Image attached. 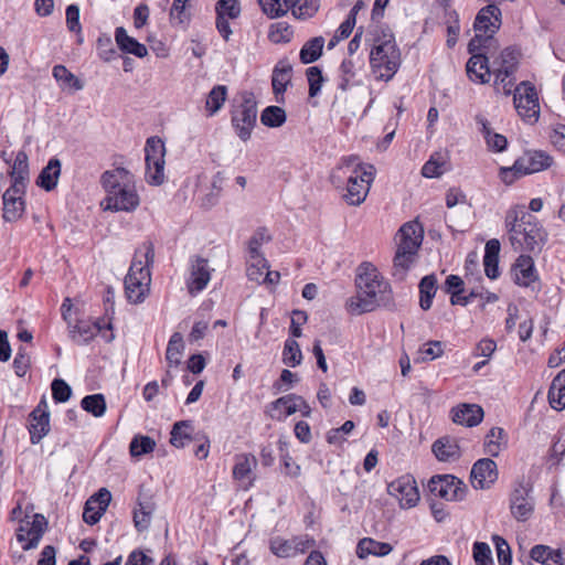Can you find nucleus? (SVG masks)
I'll return each mask as SVG.
<instances>
[{
    "mask_svg": "<svg viewBox=\"0 0 565 565\" xmlns=\"http://www.w3.org/2000/svg\"><path fill=\"white\" fill-rule=\"evenodd\" d=\"M505 437V431L501 427H492L486 435L484 452L491 457H498L501 451V440Z\"/></svg>",
    "mask_w": 565,
    "mask_h": 565,
    "instance_id": "a18cd8bd",
    "label": "nucleus"
},
{
    "mask_svg": "<svg viewBox=\"0 0 565 565\" xmlns=\"http://www.w3.org/2000/svg\"><path fill=\"white\" fill-rule=\"evenodd\" d=\"M450 171V162L444 152H435L422 169V177H441Z\"/></svg>",
    "mask_w": 565,
    "mask_h": 565,
    "instance_id": "2f4dec72",
    "label": "nucleus"
},
{
    "mask_svg": "<svg viewBox=\"0 0 565 565\" xmlns=\"http://www.w3.org/2000/svg\"><path fill=\"white\" fill-rule=\"evenodd\" d=\"M370 65L377 79L390 81L401 65V52L394 40L375 44L370 53Z\"/></svg>",
    "mask_w": 565,
    "mask_h": 565,
    "instance_id": "7ed1b4c3",
    "label": "nucleus"
},
{
    "mask_svg": "<svg viewBox=\"0 0 565 565\" xmlns=\"http://www.w3.org/2000/svg\"><path fill=\"white\" fill-rule=\"evenodd\" d=\"M212 270L206 258L199 255H194L190 258V276L186 279V288L191 296H195L206 288L211 280Z\"/></svg>",
    "mask_w": 565,
    "mask_h": 565,
    "instance_id": "9b49d317",
    "label": "nucleus"
},
{
    "mask_svg": "<svg viewBox=\"0 0 565 565\" xmlns=\"http://www.w3.org/2000/svg\"><path fill=\"white\" fill-rule=\"evenodd\" d=\"M154 447L156 441L151 437L136 435L130 441L129 451L132 457H141L152 452Z\"/></svg>",
    "mask_w": 565,
    "mask_h": 565,
    "instance_id": "3c124183",
    "label": "nucleus"
},
{
    "mask_svg": "<svg viewBox=\"0 0 565 565\" xmlns=\"http://www.w3.org/2000/svg\"><path fill=\"white\" fill-rule=\"evenodd\" d=\"M50 430V413L45 399H41L38 406L29 415V431L32 444H38Z\"/></svg>",
    "mask_w": 565,
    "mask_h": 565,
    "instance_id": "f3484780",
    "label": "nucleus"
},
{
    "mask_svg": "<svg viewBox=\"0 0 565 565\" xmlns=\"http://www.w3.org/2000/svg\"><path fill=\"white\" fill-rule=\"evenodd\" d=\"M339 170L349 177H374L376 173L374 166L362 163L358 157L345 159Z\"/></svg>",
    "mask_w": 565,
    "mask_h": 565,
    "instance_id": "f704fd0d",
    "label": "nucleus"
},
{
    "mask_svg": "<svg viewBox=\"0 0 565 565\" xmlns=\"http://www.w3.org/2000/svg\"><path fill=\"white\" fill-rule=\"evenodd\" d=\"M191 427L190 420H181L173 425L172 430L170 433V443L172 446L177 448H183L186 441L191 440L190 435L184 430L185 428Z\"/></svg>",
    "mask_w": 565,
    "mask_h": 565,
    "instance_id": "4d7b16f0",
    "label": "nucleus"
},
{
    "mask_svg": "<svg viewBox=\"0 0 565 565\" xmlns=\"http://www.w3.org/2000/svg\"><path fill=\"white\" fill-rule=\"evenodd\" d=\"M355 286L358 294L348 301V308L354 315L371 312L390 300V284L371 263L359 265Z\"/></svg>",
    "mask_w": 565,
    "mask_h": 565,
    "instance_id": "f257e3e1",
    "label": "nucleus"
},
{
    "mask_svg": "<svg viewBox=\"0 0 565 565\" xmlns=\"http://www.w3.org/2000/svg\"><path fill=\"white\" fill-rule=\"evenodd\" d=\"M492 541L495 545L499 564L500 565H511L512 564V553H511V548H510V545L508 544V542L499 535H493Z\"/></svg>",
    "mask_w": 565,
    "mask_h": 565,
    "instance_id": "69168bd1",
    "label": "nucleus"
},
{
    "mask_svg": "<svg viewBox=\"0 0 565 565\" xmlns=\"http://www.w3.org/2000/svg\"><path fill=\"white\" fill-rule=\"evenodd\" d=\"M548 402L554 409L565 407V369L553 379L548 390Z\"/></svg>",
    "mask_w": 565,
    "mask_h": 565,
    "instance_id": "72a5a7b5",
    "label": "nucleus"
},
{
    "mask_svg": "<svg viewBox=\"0 0 565 565\" xmlns=\"http://www.w3.org/2000/svg\"><path fill=\"white\" fill-rule=\"evenodd\" d=\"M320 7V0H295L290 8L292 14L298 19H309L313 17Z\"/></svg>",
    "mask_w": 565,
    "mask_h": 565,
    "instance_id": "864d4df0",
    "label": "nucleus"
},
{
    "mask_svg": "<svg viewBox=\"0 0 565 565\" xmlns=\"http://www.w3.org/2000/svg\"><path fill=\"white\" fill-rule=\"evenodd\" d=\"M471 57L466 65L467 75L475 83H488L490 79V68L488 57L480 51L469 52Z\"/></svg>",
    "mask_w": 565,
    "mask_h": 565,
    "instance_id": "412c9836",
    "label": "nucleus"
},
{
    "mask_svg": "<svg viewBox=\"0 0 565 565\" xmlns=\"http://www.w3.org/2000/svg\"><path fill=\"white\" fill-rule=\"evenodd\" d=\"M68 327L71 338L77 344H87L100 330V326L98 323L90 324L84 321H81L75 326H71L68 323Z\"/></svg>",
    "mask_w": 565,
    "mask_h": 565,
    "instance_id": "c9c22d12",
    "label": "nucleus"
},
{
    "mask_svg": "<svg viewBox=\"0 0 565 565\" xmlns=\"http://www.w3.org/2000/svg\"><path fill=\"white\" fill-rule=\"evenodd\" d=\"M103 180V186L107 193L106 198L100 202L103 210L130 212L137 209L139 195L134 186L120 184L117 179Z\"/></svg>",
    "mask_w": 565,
    "mask_h": 565,
    "instance_id": "39448f33",
    "label": "nucleus"
},
{
    "mask_svg": "<svg viewBox=\"0 0 565 565\" xmlns=\"http://www.w3.org/2000/svg\"><path fill=\"white\" fill-rule=\"evenodd\" d=\"M12 183L2 195L3 213L2 218L6 222H17L25 211V190L28 179H11Z\"/></svg>",
    "mask_w": 565,
    "mask_h": 565,
    "instance_id": "0eeeda50",
    "label": "nucleus"
},
{
    "mask_svg": "<svg viewBox=\"0 0 565 565\" xmlns=\"http://www.w3.org/2000/svg\"><path fill=\"white\" fill-rule=\"evenodd\" d=\"M223 179H196L194 195L203 207L216 204L222 191Z\"/></svg>",
    "mask_w": 565,
    "mask_h": 565,
    "instance_id": "6ab92c4d",
    "label": "nucleus"
},
{
    "mask_svg": "<svg viewBox=\"0 0 565 565\" xmlns=\"http://www.w3.org/2000/svg\"><path fill=\"white\" fill-rule=\"evenodd\" d=\"M552 163V157L544 151H525L515 160L512 169L516 173L532 174L551 167Z\"/></svg>",
    "mask_w": 565,
    "mask_h": 565,
    "instance_id": "2eb2a0df",
    "label": "nucleus"
},
{
    "mask_svg": "<svg viewBox=\"0 0 565 565\" xmlns=\"http://www.w3.org/2000/svg\"><path fill=\"white\" fill-rule=\"evenodd\" d=\"M291 28L285 22H277L270 25L268 39L273 43L289 42L292 36Z\"/></svg>",
    "mask_w": 565,
    "mask_h": 565,
    "instance_id": "052dcab7",
    "label": "nucleus"
},
{
    "mask_svg": "<svg viewBox=\"0 0 565 565\" xmlns=\"http://www.w3.org/2000/svg\"><path fill=\"white\" fill-rule=\"evenodd\" d=\"M324 39L316 36L307 41L300 50L299 57L302 64L316 62L322 54Z\"/></svg>",
    "mask_w": 565,
    "mask_h": 565,
    "instance_id": "e433bc0d",
    "label": "nucleus"
},
{
    "mask_svg": "<svg viewBox=\"0 0 565 565\" xmlns=\"http://www.w3.org/2000/svg\"><path fill=\"white\" fill-rule=\"evenodd\" d=\"M47 522L42 514H34L31 526L26 530V534L31 535L29 541L22 546L24 551L35 548L45 531Z\"/></svg>",
    "mask_w": 565,
    "mask_h": 565,
    "instance_id": "ea45409f",
    "label": "nucleus"
},
{
    "mask_svg": "<svg viewBox=\"0 0 565 565\" xmlns=\"http://www.w3.org/2000/svg\"><path fill=\"white\" fill-rule=\"evenodd\" d=\"M292 539L285 540L276 536L269 541V550L273 554L281 558L294 557Z\"/></svg>",
    "mask_w": 565,
    "mask_h": 565,
    "instance_id": "bf43d9fd",
    "label": "nucleus"
},
{
    "mask_svg": "<svg viewBox=\"0 0 565 565\" xmlns=\"http://www.w3.org/2000/svg\"><path fill=\"white\" fill-rule=\"evenodd\" d=\"M387 491L398 500L402 508H413L419 500L416 481L409 475L402 476L388 483Z\"/></svg>",
    "mask_w": 565,
    "mask_h": 565,
    "instance_id": "f8f14e48",
    "label": "nucleus"
},
{
    "mask_svg": "<svg viewBox=\"0 0 565 565\" xmlns=\"http://www.w3.org/2000/svg\"><path fill=\"white\" fill-rule=\"evenodd\" d=\"M518 68V54L514 50L505 49L501 53V63L497 70L502 71L505 77L514 75Z\"/></svg>",
    "mask_w": 565,
    "mask_h": 565,
    "instance_id": "680f3d73",
    "label": "nucleus"
},
{
    "mask_svg": "<svg viewBox=\"0 0 565 565\" xmlns=\"http://www.w3.org/2000/svg\"><path fill=\"white\" fill-rule=\"evenodd\" d=\"M393 551L390 543L379 542L371 537L360 540L356 546V555L359 558H365L369 555L386 556Z\"/></svg>",
    "mask_w": 565,
    "mask_h": 565,
    "instance_id": "c756f323",
    "label": "nucleus"
},
{
    "mask_svg": "<svg viewBox=\"0 0 565 565\" xmlns=\"http://www.w3.org/2000/svg\"><path fill=\"white\" fill-rule=\"evenodd\" d=\"M295 0H259L263 12L269 18H279L288 12Z\"/></svg>",
    "mask_w": 565,
    "mask_h": 565,
    "instance_id": "49530a36",
    "label": "nucleus"
},
{
    "mask_svg": "<svg viewBox=\"0 0 565 565\" xmlns=\"http://www.w3.org/2000/svg\"><path fill=\"white\" fill-rule=\"evenodd\" d=\"M498 466L491 458L477 460L470 472L472 487L481 490L490 489L498 480Z\"/></svg>",
    "mask_w": 565,
    "mask_h": 565,
    "instance_id": "4468645a",
    "label": "nucleus"
},
{
    "mask_svg": "<svg viewBox=\"0 0 565 565\" xmlns=\"http://www.w3.org/2000/svg\"><path fill=\"white\" fill-rule=\"evenodd\" d=\"M52 75L63 86L73 87L76 90H81L84 87L83 83L64 65H55L52 70Z\"/></svg>",
    "mask_w": 565,
    "mask_h": 565,
    "instance_id": "603ef678",
    "label": "nucleus"
},
{
    "mask_svg": "<svg viewBox=\"0 0 565 565\" xmlns=\"http://www.w3.org/2000/svg\"><path fill=\"white\" fill-rule=\"evenodd\" d=\"M308 83H309V96H317L322 87L323 77L321 70L318 66H311L306 71Z\"/></svg>",
    "mask_w": 565,
    "mask_h": 565,
    "instance_id": "774afa93",
    "label": "nucleus"
},
{
    "mask_svg": "<svg viewBox=\"0 0 565 565\" xmlns=\"http://www.w3.org/2000/svg\"><path fill=\"white\" fill-rule=\"evenodd\" d=\"M512 273L515 284L527 287L537 276L534 267V260L529 255H520L513 265Z\"/></svg>",
    "mask_w": 565,
    "mask_h": 565,
    "instance_id": "393cba45",
    "label": "nucleus"
},
{
    "mask_svg": "<svg viewBox=\"0 0 565 565\" xmlns=\"http://www.w3.org/2000/svg\"><path fill=\"white\" fill-rule=\"evenodd\" d=\"M257 466V459L252 454H239L235 457V465L233 468V477L236 480H244L252 473L253 469Z\"/></svg>",
    "mask_w": 565,
    "mask_h": 565,
    "instance_id": "4c0bfd02",
    "label": "nucleus"
},
{
    "mask_svg": "<svg viewBox=\"0 0 565 565\" xmlns=\"http://www.w3.org/2000/svg\"><path fill=\"white\" fill-rule=\"evenodd\" d=\"M216 15L228 19H237L241 15V6L238 0H218L215 6Z\"/></svg>",
    "mask_w": 565,
    "mask_h": 565,
    "instance_id": "e2e57ef3",
    "label": "nucleus"
},
{
    "mask_svg": "<svg viewBox=\"0 0 565 565\" xmlns=\"http://www.w3.org/2000/svg\"><path fill=\"white\" fill-rule=\"evenodd\" d=\"M523 230L520 244L516 245V250L521 252H541L542 247L547 241V232L539 220L533 216L523 221Z\"/></svg>",
    "mask_w": 565,
    "mask_h": 565,
    "instance_id": "9d476101",
    "label": "nucleus"
},
{
    "mask_svg": "<svg viewBox=\"0 0 565 565\" xmlns=\"http://www.w3.org/2000/svg\"><path fill=\"white\" fill-rule=\"evenodd\" d=\"M396 237L399 239L397 247H406L414 244L415 250L418 252L424 239V228L417 221H411L402 225Z\"/></svg>",
    "mask_w": 565,
    "mask_h": 565,
    "instance_id": "a878e982",
    "label": "nucleus"
},
{
    "mask_svg": "<svg viewBox=\"0 0 565 565\" xmlns=\"http://www.w3.org/2000/svg\"><path fill=\"white\" fill-rule=\"evenodd\" d=\"M292 66L287 58L278 61L273 70L271 86L274 94H284L291 82Z\"/></svg>",
    "mask_w": 565,
    "mask_h": 565,
    "instance_id": "c85d7f7f",
    "label": "nucleus"
},
{
    "mask_svg": "<svg viewBox=\"0 0 565 565\" xmlns=\"http://www.w3.org/2000/svg\"><path fill=\"white\" fill-rule=\"evenodd\" d=\"M111 500V493L106 488H102L92 495L85 503L83 520L89 525L96 524L106 512Z\"/></svg>",
    "mask_w": 565,
    "mask_h": 565,
    "instance_id": "a211bd4d",
    "label": "nucleus"
},
{
    "mask_svg": "<svg viewBox=\"0 0 565 565\" xmlns=\"http://www.w3.org/2000/svg\"><path fill=\"white\" fill-rule=\"evenodd\" d=\"M501 25V10L498 4L489 2L488 6L482 8L473 23L476 35L468 44L469 52L481 51L486 44L490 42L492 35L500 29Z\"/></svg>",
    "mask_w": 565,
    "mask_h": 565,
    "instance_id": "20e7f679",
    "label": "nucleus"
},
{
    "mask_svg": "<svg viewBox=\"0 0 565 565\" xmlns=\"http://www.w3.org/2000/svg\"><path fill=\"white\" fill-rule=\"evenodd\" d=\"M355 64L352 60L345 58L342 61L339 67V82L338 88L342 92L348 90L350 87L354 85H359L360 82L355 81Z\"/></svg>",
    "mask_w": 565,
    "mask_h": 565,
    "instance_id": "a19ab883",
    "label": "nucleus"
},
{
    "mask_svg": "<svg viewBox=\"0 0 565 565\" xmlns=\"http://www.w3.org/2000/svg\"><path fill=\"white\" fill-rule=\"evenodd\" d=\"M437 282L435 274L424 276L419 281V306L425 311L431 308L433 299L438 289Z\"/></svg>",
    "mask_w": 565,
    "mask_h": 565,
    "instance_id": "473e14b6",
    "label": "nucleus"
},
{
    "mask_svg": "<svg viewBox=\"0 0 565 565\" xmlns=\"http://www.w3.org/2000/svg\"><path fill=\"white\" fill-rule=\"evenodd\" d=\"M286 119V111L279 106H268L260 114V122L270 128L282 126Z\"/></svg>",
    "mask_w": 565,
    "mask_h": 565,
    "instance_id": "c03bdc74",
    "label": "nucleus"
},
{
    "mask_svg": "<svg viewBox=\"0 0 565 565\" xmlns=\"http://www.w3.org/2000/svg\"><path fill=\"white\" fill-rule=\"evenodd\" d=\"M154 260V247L151 242H145L135 253V257L125 277V294L131 303L145 300L150 289L151 276L149 267Z\"/></svg>",
    "mask_w": 565,
    "mask_h": 565,
    "instance_id": "f03ea898",
    "label": "nucleus"
},
{
    "mask_svg": "<svg viewBox=\"0 0 565 565\" xmlns=\"http://www.w3.org/2000/svg\"><path fill=\"white\" fill-rule=\"evenodd\" d=\"M115 40L117 46L124 53L132 54L140 58L147 56L148 54L146 45L138 42L135 38L129 36L124 26L116 28Z\"/></svg>",
    "mask_w": 565,
    "mask_h": 565,
    "instance_id": "cd10ccee",
    "label": "nucleus"
},
{
    "mask_svg": "<svg viewBox=\"0 0 565 565\" xmlns=\"http://www.w3.org/2000/svg\"><path fill=\"white\" fill-rule=\"evenodd\" d=\"M472 554L476 565H492V553L489 544L476 542L472 547Z\"/></svg>",
    "mask_w": 565,
    "mask_h": 565,
    "instance_id": "0e129e2a",
    "label": "nucleus"
},
{
    "mask_svg": "<svg viewBox=\"0 0 565 565\" xmlns=\"http://www.w3.org/2000/svg\"><path fill=\"white\" fill-rule=\"evenodd\" d=\"M443 290L450 295V302L456 306L465 291V282L461 277L457 275H449L445 280Z\"/></svg>",
    "mask_w": 565,
    "mask_h": 565,
    "instance_id": "5fc2aeb1",
    "label": "nucleus"
},
{
    "mask_svg": "<svg viewBox=\"0 0 565 565\" xmlns=\"http://www.w3.org/2000/svg\"><path fill=\"white\" fill-rule=\"evenodd\" d=\"M533 217V215L525 212L524 205H514L505 213L504 226L507 232H515V226H522L523 221Z\"/></svg>",
    "mask_w": 565,
    "mask_h": 565,
    "instance_id": "09e8293b",
    "label": "nucleus"
},
{
    "mask_svg": "<svg viewBox=\"0 0 565 565\" xmlns=\"http://www.w3.org/2000/svg\"><path fill=\"white\" fill-rule=\"evenodd\" d=\"M476 122L480 125L481 132L486 139L488 147L497 152L505 150L508 140L503 135L492 131L488 119L481 115L476 116Z\"/></svg>",
    "mask_w": 565,
    "mask_h": 565,
    "instance_id": "7c9ffc66",
    "label": "nucleus"
},
{
    "mask_svg": "<svg viewBox=\"0 0 565 565\" xmlns=\"http://www.w3.org/2000/svg\"><path fill=\"white\" fill-rule=\"evenodd\" d=\"M156 503L151 495L139 492L137 508L134 510V524L138 532L149 529Z\"/></svg>",
    "mask_w": 565,
    "mask_h": 565,
    "instance_id": "aec40b11",
    "label": "nucleus"
},
{
    "mask_svg": "<svg viewBox=\"0 0 565 565\" xmlns=\"http://www.w3.org/2000/svg\"><path fill=\"white\" fill-rule=\"evenodd\" d=\"M189 0H173L170 9V20L177 24H188L191 20V13L186 7Z\"/></svg>",
    "mask_w": 565,
    "mask_h": 565,
    "instance_id": "13d9d810",
    "label": "nucleus"
},
{
    "mask_svg": "<svg viewBox=\"0 0 565 565\" xmlns=\"http://www.w3.org/2000/svg\"><path fill=\"white\" fill-rule=\"evenodd\" d=\"M534 510V503L530 497V489L523 483H519L510 495L511 514L520 522L530 519Z\"/></svg>",
    "mask_w": 565,
    "mask_h": 565,
    "instance_id": "dca6fc26",
    "label": "nucleus"
},
{
    "mask_svg": "<svg viewBox=\"0 0 565 565\" xmlns=\"http://www.w3.org/2000/svg\"><path fill=\"white\" fill-rule=\"evenodd\" d=\"M428 490L446 501H461L466 494L465 483L450 475L434 476L428 482Z\"/></svg>",
    "mask_w": 565,
    "mask_h": 565,
    "instance_id": "1a4fd4ad",
    "label": "nucleus"
},
{
    "mask_svg": "<svg viewBox=\"0 0 565 565\" xmlns=\"http://www.w3.org/2000/svg\"><path fill=\"white\" fill-rule=\"evenodd\" d=\"M82 408L95 417H102L106 412V401L103 394L85 396L81 402Z\"/></svg>",
    "mask_w": 565,
    "mask_h": 565,
    "instance_id": "8fccbe9b",
    "label": "nucleus"
},
{
    "mask_svg": "<svg viewBox=\"0 0 565 565\" xmlns=\"http://www.w3.org/2000/svg\"><path fill=\"white\" fill-rule=\"evenodd\" d=\"M52 396L56 403H65L72 395L71 386L62 379H54L51 384Z\"/></svg>",
    "mask_w": 565,
    "mask_h": 565,
    "instance_id": "338daca9",
    "label": "nucleus"
},
{
    "mask_svg": "<svg viewBox=\"0 0 565 565\" xmlns=\"http://www.w3.org/2000/svg\"><path fill=\"white\" fill-rule=\"evenodd\" d=\"M431 450L439 461L450 462L460 458V447L456 438L443 436L434 441Z\"/></svg>",
    "mask_w": 565,
    "mask_h": 565,
    "instance_id": "b1692460",
    "label": "nucleus"
},
{
    "mask_svg": "<svg viewBox=\"0 0 565 565\" xmlns=\"http://www.w3.org/2000/svg\"><path fill=\"white\" fill-rule=\"evenodd\" d=\"M514 107L519 116L526 122L537 121L540 105L535 87L529 82H522L514 89Z\"/></svg>",
    "mask_w": 565,
    "mask_h": 565,
    "instance_id": "6e6552de",
    "label": "nucleus"
},
{
    "mask_svg": "<svg viewBox=\"0 0 565 565\" xmlns=\"http://www.w3.org/2000/svg\"><path fill=\"white\" fill-rule=\"evenodd\" d=\"M372 179H347L343 200L350 205H360L366 199Z\"/></svg>",
    "mask_w": 565,
    "mask_h": 565,
    "instance_id": "bb28decb",
    "label": "nucleus"
},
{
    "mask_svg": "<svg viewBox=\"0 0 565 565\" xmlns=\"http://www.w3.org/2000/svg\"><path fill=\"white\" fill-rule=\"evenodd\" d=\"M483 409L477 404H460L451 409L452 422L467 427H473L483 419Z\"/></svg>",
    "mask_w": 565,
    "mask_h": 565,
    "instance_id": "4be33fe9",
    "label": "nucleus"
},
{
    "mask_svg": "<svg viewBox=\"0 0 565 565\" xmlns=\"http://www.w3.org/2000/svg\"><path fill=\"white\" fill-rule=\"evenodd\" d=\"M417 250L415 245L406 247H397L394 259H393V276L397 280H404L407 271L415 264L417 257Z\"/></svg>",
    "mask_w": 565,
    "mask_h": 565,
    "instance_id": "5701e85b",
    "label": "nucleus"
},
{
    "mask_svg": "<svg viewBox=\"0 0 565 565\" xmlns=\"http://www.w3.org/2000/svg\"><path fill=\"white\" fill-rule=\"evenodd\" d=\"M297 398H298V395H295V394H288V395L277 398L276 401H274L270 404V409L273 412H275V411H280L281 408H284L285 412L279 415L271 413L270 416L273 418L282 419L287 416L295 414L298 411V406H299L297 403Z\"/></svg>",
    "mask_w": 565,
    "mask_h": 565,
    "instance_id": "79ce46f5",
    "label": "nucleus"
},
{
    "mask_svg": "<svg viewBox=\"0 0 565 565\" xmlns=\"http://www.w3.org/2000/svg\"><path fill=\"white\" fill-rule=\"evenodd\" d=\"M256 119L257 103L254 95L246 92L242 95L241 104L234 106L231 118L232 126L241 140L247 141L250 138Z\"/></svg>",
    "mask_w": 565,
    "mask_h": 565,
    "instance_id": "423d86ee",
    "label": "nucleus"
},
{
    "mask_svg": "<svg viewBox=\"0 0 565 565\" xmlns=\"http://www.w3.org/2000/svg\"><path fill=\"white\" fill-rule=\"evenodd\" d=\"M302 353L299 343L295 339H287L285 341L282 351V362L291 367H295L301 363Z\"/></svg>",
    "mask_w": 565,
    "mask_h": 565,
    "instance_id": "6e6d98bb",
    "label": "nucleus"
},
{
    "mask_svg": "<svg viewBox=\"0 0 565 565\" xmlns=\"http://www.w3.org/2000/svg\"><path fill=\"white\" fill-rule=\"evenodd\" d=\"M270 236L267 235V231L265 227H259L253 236L248 241L247 250H248V259L265 262V257L260 252V247L265 242H269Z\"/></svg>",
    "mask_w": 565,
    "mask_h": 565,
    "instance_id": "58836bf2",
    "label": "nucleus"
},
{
    "mask_svg": "<svg viewBox=\"0 0 565 565\" xmlns=\"http://www.w3.org/2000/svg\"><path fill=\"white\" fill-rule=\"evenodd\" d=\"M166 146L161 138L153 136L147 139L145 146L146 174L163 177Z\"/></svg>",
    "mask_w": 565,
    "mask_h": 565,
    "instance_id": "ddd939ff",
    "label": "nucleus"
},
{
    "mask_svg": "<svg viewBox=\"0 0 565 565\" xmlns=\"http://www.w3.org/2000/svg\"><path fill=\"white\" fill-rule=\"evenodd\" d=\"M184 344L181 333L174 332L168 342L166 351V360L170 366H178L180 364V356L182 354Z\"/></svg>",
    "mask_w": 565,
    "mask_h": 565,
    "instance_id": "de8ad7c7",
    "label": "nucleus"
},
{
    "mask_svg": "<svg viewBox=\"0 0 565 565\" xmlns=\"http://www.w3.org/2000/svg\"><path fill=\"white\" fill-rule=\"evenodd\" d=\"M227 97V87L225 85L214 86L207 94L205 108L209 116H214L224 105Z\"/></svg>",
    "mask_w": 565,
    "mask_h": 565,
    "instance_id": "37998d69",
    "label": "nucleus"
}]
</instances>
